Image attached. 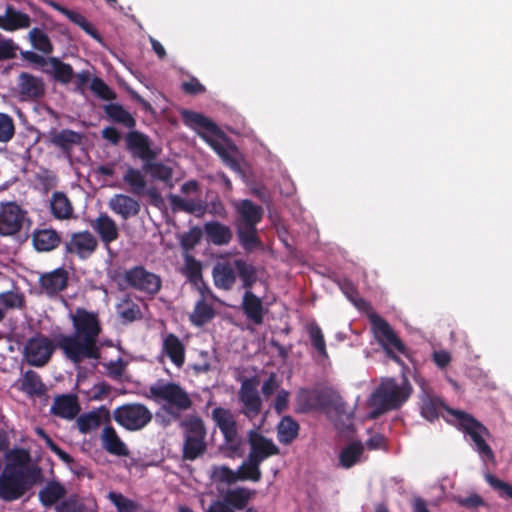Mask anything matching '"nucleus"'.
<instances>
[{
  "instance_id": "nucleus-1",
  "label": "nucleus",
  "mask_w": 512,
  "mask_h": 512,
  "mask_svg": "<svg viewBox=\"0 0 512 512\" xmlns=\"http://www.w3.org/2000/svg\"><path fill=\"white\" fill-rule=\"evenodd\" d=\"M70 320L74 334H58V349L74 364H79L85 359H100L98 338L102 332V325L98 313L78 307L70 314Z\"/></svg>"
},
{
  "instance_id": "nucleus-2",
  "label": "nucleus",
  "mask_w": 512,
  "mask_h": 512,
  "mask_svg": "<svg viewBox=\"0 0 512 512\" xmlns=\"http://www.w3.org/2000/svg\"><path fill=\"white\" fill-rule=\"evenodd\" d=\"M236 218L234 221L236 235L240 246L251 253L263 247L258 235L257 225L262 221L264 210L250 199H243L234 205Z\"/></svg>"
},
{
  "instance_id": "nucleus-3",
  "label": "nucleus",
  "mask_w": 512,
  "mask_h": 512,
  "mask_svg": "<svg viewBox=\"0 0 512 512\" xmlns=\"http://www.w3.org/2000/svg\"><path fill=\"white\" fill-rule=\"evenodd\" d=\"M448 413L457 420V427L472 442V448L476 451L483 462H495V454L486 438L491 437L489 429L477 420L473 415L456 409H448Z\"/></svg>"
},
{
  "instance_id": "nucleus-4",
  "label": "nucleus",
  "mask_w": 512,
  "mask_h": 512,
  "mask_svg": "<svg viewBox=\"0 0 512 512\" xmlns=\"http://www.w3.org/2000/svg\"><path fill=\"white\" fill-rule=\"evenodd\" d=\"M149 396L156 402H165V411L174 419H178L181 412L189 410L193 405L189 394L175 382L158 380L149 386Z\"/></svg>"
},
{
  "instance_id": "nucleus-5",
  "label": "nucleus",
  "mask_w": 512,
  "mask_h": 512,
  "mask_svg": "<svg viewBox=\"0 0 512 512\" xmlns=\"http://www.w3.org/2000/svg\"><path fill=\"white\" fill-rule=\"evenodd\" d=\"M183 431L182 458L194 461L207 451V429L203 419L197 415H190L180 422Z\"/></svg>"
},
{
  "instance_id": "nucleus-6",
  "label": "nucleus",
  "mask_w": 512,
  "mask_h": 512,
  "mask_svg": "<svg viewBox=\"0 0 512 512\" xmlns=\"http://www.w3.org/2000/svg\"><path fill=\"white\" fill-rule=\"evenodd\" d=\"M34 473L33 470L23 473L4 466L0 473V499L12 502L23 497L34 485L42 482L43 477L35 476Z\"/></svg>"
},
{
  "instance_id": "nucleus-7",
  "label": "nucleus",
  "mask_w": 512,
  "mask_h": 512,
  "mask_svg": "<svg viewBox=\"0 0 512 512\" xmlns=\"http://www.w3.org/2000/svg\"><path fill=\"white\" fill-rule=\"evenodd\" d=\"M410 388L399 386L394 380L383 382L372 394L370 405L374 407L372 418L399 408L409 397Z\"/></svg>"
},
{
  "instance_id": "nucleus-8",
  "label": "nucleus",
  "mask_w": 512,
  "mask_h": 512,
  "mask_svg": "<svg viewBox=\"0 0 512 512\" xmlns=\"http://www.w3.org/2000/svg\"><path fill=\"white\" fill-rule=\"evenodd\" d=\"M121 280L126 288H131L148 296H155L162 288L161 277L142 265L126 269L121 276Z\"/></svg>"
},
{
  "instance_id": "nucleus-9",
  "label": "nucleus",
  "mask_w": 512,
  "mask_h": 512,
  "mask_svg": "<svg viewBox=\"0 0 512 512\" xmlns=\"http://www.w3.org/2000/svg\"><path fill=\"white\" fill-rule=\"evenodd\" d=\"M113 419L127 431H139L152 420V412L142 403H126L113 410Z\"/></svg>"
},
{
  "instance_id": "nucleus-10",
  "label": "nucleus",
  "mask_w": 512,
  "mask_h": 512,
  "mask_svg": "<svg viewBox=\"0 0 512 512\" xmlns=\"http://www.w3.org/2000/svg\"><path fill=\"white\" fill-rule=\"evenodd\" d=\"M211 418L223 435L225 449L231 454L239 453L242 447V439L239 436L238 425L233 412L224 407H216L212 410Z\"/></svg>"
},
{
  "instance_id": "nucleus-11",
  "label": "nucleus",
  "mask_w": 512,
  "mask_h": 512,
  "mask_svg": "<svg viewBox=\"0 0 512 512\" xmlns=\"http://www.w3.org/2000/svg\"><path fill=\"white\" fill-rule=\"evenodd\" d=\"M372 331L377 341L383 346L388 356L397 363H401L400 358L393 353V349L405 354L404 343L395 334L390 324L380 315L372 313L369 315Z\"/></svg>"
},
{
  "instance_id": "nucleus-12",
  "label": "nucleus",
  "mask_w": 512,
  "mask_h": 512,
  "mask_svg": "<svg viewBox=\"0 0 512 512\" xmlns=\"http://www.w3.org/2000/svg\"><path fill=\"white\" fill-rule=\"evenodd\" d=\"M57 345V335L55 342L46 335L37 333L29 338L24 346V356L27 362L34 367H43L51 359Z\"/></svg>"
},
{
  "instance_id": "nucleus-13",
  "label": "nucleus",
  "mask_w": 512,
  "mask_h": 512,
  "mask_svg": "<svg viewBox=\"0 0 512 512\" xmlns=\"http://www.w3.org/2000/svg\"><path fill=\"white\" fill-rule=\"evenodd\" d=\"M26 214L15 202L0 203V235L13 236L19 233L27 220Z\"/></svg>"
},
{
  "instance_id": "nucleus-14",
  "label": "nucleus",
  "mask_w": 512,
  "mask_h": 512,
  "mask_svg": "<svg viewBox=\"0 0 512 512\" xmlns=\"http://www.w3.org/2000/svg\"><path fill=\"white\" fill-rule=\"evenodd\" d=\"M125 140L127 150L134 158L142 160L143 164L149 160H156L160 154V149L152 148L149 136L140 131L128 132Z\"/></svg>"
},
{
  "instance_id": "nucleus-15",
  "label": "nucleus",
  "mask_w": 512,
  "mask_h": 512,
  "mask_svg": "<svg viewBox=\"0 0 512 512\" xmlns=\"http://www.w3.org/2000/svg\"><path fill=\"white\" fill-rule=\"evenodd\" d=\"M98 247L96 237L88 230L74 232L69 240L64 242L65 252L76 255L81 260L88 259Z\"/></svg>"
},
{
  "instance_id": "nucleus-16",
  "label": "nucleus",
  "mask_w": 512,
  "mask_h": 512,
  "mask_svg": "<svg viewBox=\"0 0 512 512\" xmlns=\"http://www.w3.org/2000/svg\"><path fill=\"white\" fill-rule=\"evenodd\" d=\"M38 285L48 298H55L67 289L69 272L64 267H58L50 272L42 273L39 276Z\"/></svg>"
},
{
  "instance_id": "nucleus-17",
  "label": "nucleus",
  "mask_w": 512,
  "mask_h": 512,
  "mask_svg": "<svg viewBox=\"0 0 512 512\" xmlns=\"http://www.w3.org/2000/svg\"><path fill=\"white\" fill-rule=\"evenodd\" d=\"M123 181L129 186L130 192L133 195H147L154 205L162 202V197L155 187L146 188V178L141 170L128 167L123 175Z\"/></svg>"
},
{
  "instance_id": "nucleus-18",
  "label": "nucleus",
  "mask_w": 512,
  "mask_h": 512,
  "mask_svg": "<svg viewBox=\"0 0 512 512\" xmlns=\"http://www.w3.org/2000/svg\"><path fill=\"white\" fill-rule=\"evenodd\" d=\"M248 443L250 445L248 457L260 464L267 458L280 453L279 447L271 439L256 430L248 432Z\"/></svg>"
},
{
  "instance_id": "nucleus-19",
  "label": "nucleus",
  "mask_w": 512,
  "mask_h": 512,
  "mask_svg": "<svg viewBox=\"0 0 512 512\" xmlns=\"http://www.w3.org/2000/svg\"><path fill=\"white\" fill-rule=\"evenodd\" d=\"M257 380L255 378H246L239 390V401L243 404L244 414L247 417L257 416L262 407V400L257 391Z\"/></svg>"
},
{
  "instance_id": "nucleus-20",
  "label": "nucleus",
  "mask_w": 512,
  "mask_h": 512,
  "mask_svg": "<svg viewBox=\"0 0 512 512\" xmlns=\"http://www.w3.org/2000/svg\"><path fill=\"white\" fill-rule=\"evenodd\" d=\"M49 142L58 148L65 157L70 158L75 146L82 144L84 134L71 129H52L48 134Z\"/></svg>"
},
{
  "instance_id": "nucleus-21",
  "label": "nucleus",
  "mask_w": 512,
  "mask_h": 512,
  "mask_svg": "<svg viewBox=\"0 0 512 512\" xmlns=\"http://www.w3.org/2000/svg\"><path fill=\"white\" fill-rule=\"evenodd\" d=\"M17 85L19 94L23 100H38L45 95V84L43 80L30 73H20Z\"/></svg>"
},
{
  "instance_id": "nucleus-22",
  "label": "nucleus",
  "mask_w": 512,
  "mask_h": 512,
  "mask_svg": "<svg viewBox=\"0 0 512 512\" xmlns=\"http://www.w3.org/2000/svg\"><path fill=\"white\" fill-rule=\"evenodd\" d=\"M80 410L81 408L76 395L62 394L54 398L50 412L52 415L62 419L72 420L78 415Z\"/></svg>"
},
{
  "instance_id": "nucleus-23",
  "label": "nucleus",
  "mask_w": 512,
  "mask_h": 512,
  "mask_svg": "<svg viewBox=\"0 0 512 512\" xmlns=\"http://www.w3.org/2000/svg\"><path fill=\"white\" fill-rule=\"evenodd\" d=\"M108 207L123 220H128L139 214L140 203L132 196L126 194H115L108 202Z\"/></svg>"
},
{
  "instance_id": "nucleus-24",
  "label": "nucleus",
  "mask_w": 512,
  "mask_h": 512,
  "mask_svg": "<svg viewBox=\"0 0 512 512\" xmlns=\"http://www.w3.org/2000/svg\"><path fill=\"white\" fill-rule=\"evenodd\" d=\"M241 309L247 320L252 322L254 325L259 326L263 324L266 310L262 299L256 296L252 291L244 292Z\"/></svg>"
},
{
  "instance_id": "nucleus-25",
  "label": "nucleus",
  "mask_w": 512,
  "mask_h": 512,
  "mask_svg": "<svg viewBox=\"0 0 512 512\" xmlns=\"http://www.w3.org/2000/svg\"><path fill=\"white\" fill-rule=\"evenodd\" d=\"M212 277L218 289L231 290L236 283L235 260L217 262L212 269Z\"/></svg>"
},
{
  "instance_id": "nucleus-26",
  "label": "nucleus",
  "mask_w": 512,
  "mask_h": 512,
  "mask_svg": "<svg viewBox=\"0 0 512 512\" xmlns=\"http://www.w3.org/2000/svg\"><path fill=\"white\" fill-rule=\"evenodd\" d=\"M91 227L99 235L105 245H109L119 237L116 222L106 213H100V215L91 222Z\"/></svg>"
},
{
  "instance_id": "nucleus-27",
  "label": "nucleus",
  "mask_w": 512,
  "mask_h": 512,
  "mask_svg": "<svg viewBox=\"0 0 512 512\" xmlns=\"http://www.w3.org/2000/svg\"><path fill=\"white\" fill-rule=\"evenodd\" d=\"M32 244L38 252H50L61 244V236L51 228L36 229L32 233Z\"/></svg>"
},
{
  "instance_id": "nucleus-28",
  "label": "nucleus",
  "mask_w": 512,
  "mask_h": 512,
  "mask_svg": "<svg viewBox=\"0 0 512 512\" xmlns=\"http://www.w3.org/2000/svg\"><path fill=\"white\" fill-rule=\"evenodd\" d=\"M6 460L5 466L13 467L15 470L22 471L23 473L33 470L35 476L43 477L42 469L39 466L29 464L30 454L25 449L17 448L10 450L6 454Z\"/></svg>"
},
{
  "instance_id": "nucleus-29",
  "label": "nucleus",
  "mask_w": 512,
  "mask_h": 512,
  "mask_svg": "<svg viewBox=\"0 0 512 512\" xmlns=\"http://www.w3.org/2000/svg\"><path fill=\"white\" fill-rule=\"evenodd\" d=\"M102 447L111 455L128 456L129 449L126 444L121 440L115 428L111 425H106L100 435Z\"/></svg>"
},
{
  "instance_id": "nucleus-30",
  "label": "nucleus",
  "mask_w": 512,
  "mask_h": 512,
  "mask_svg": "<svg viewBox=\"0 0 512 512\" xmlns=\"http://www.w3.org/2000/svg\"><path fill=\"white\" fill-rule=\"evenodd\" d=\"M111 415L106 407H101L98 411L84 413L77 418V426L82 434H87L96 430L103 422L109 423Z\"/></svg>"
},
{
  "instance_id": "nucleus-31",
  "label": "nucleus",
  "mask_w": 512,
  "mask_h": 512,
  "mask_svg": "<svg viewBox=\"0 0 512 512\" xmlns=\"http://www.w3.org/2000/svg\"><path fill=\"white\" fill-rule=\"evenodd\" d=\"M31 18L28 14L17 11L12 5H7L5 14L0 15V28L5 31H15L28 28Z\"/></svg>"
},
{
  "instance_id": "nucleus-32",
  "label": "nucleus",
  "mask_w": 512,
  "mask_h": 512,
  "mask_svg": "<svg viewBox=\"0 0 512 512\" xmlns=\"http://www.w3.org/2000/svg\"><path fill=\"white\" fill-rule=\"evenodd\" d=\"M204 232L208 241L217 246L228 245L233 238L231 228L219 221L206 222Z\"/></svg>"
},
{
  "instance_id": "nucleus-33",
  "label": "nucleus",
  "mask_w": 512,
  "mask_h": 512,
  "mask_svg": "<svg viewBox=\"0 0 512 512\" xmlns=\"http://www.w3.org/2000/svg\"><path fill=\"white\" fill-rule=\"evenodd\" d=\"M162 352L176 367L180 368L183 366L185 362V346L178 336L173 333L166 335L163 340Z\"/></svg>"
},
{
  "instance_id": "nucleus-34",
  "label": "nucleus",
  "mask_w": 512,
  "mask_h": 512,
  "mask_svg": "<svg viewBox=\"0 0 512 512\" xmlns=\"http://www.w3.org/2000/svg\"><path fill=\"white\" fill-rule=\"evenodd\" d=\"M50 212L55 219L66 220L73 215L74 208L64 192L55 191L50 199Z\"/></svg>"
},
{
  "instance_id": "nucleus-35",
  "label": "nucleus",
  "mask_w": 512,
  "mask_h": 512,
  "mask_svg": "<svg viewBox=\"0 0 512 512\" xmlns=\"http://www.w3.org/2000/svg\"><path fill=\"white\" fill-rule=\"evenodd\" d=\"M256 491L246 487L228 489L223 497L226 504L233 510H243L254 497Z\"/></svg>"
},
{
  "instance_id": "nucleus-36",
  "label": "nucleus",
  "mask_w": 512,
  "mask_h": 512,
  "mask_svg": "<svg viewBox=\"0 0 512 512\" xmlns=\"http://www.w3.org/2000/svg\"><path fill=\"white\" fill-rule=\"evenodd\" d=\"M66 488L58 481H49L38 493L39 501L46 507H52L66 496Z\"/></svg>"
},
{
  "instance_id": "nucleus-37",
  "label": "nucleus",
  "mask_w": 512,
  "mask_h": 512,
  "mask_svg": "<svg viewBox=\"0 0 512 512\" xmlns=\"http://www.w3.org/2000/svg\"><path fill=\"white\" fill-rule=\"evenodd\" d=\"M45 73L50 74L56 82L68 84L74 77V71L70 64H67L56 57H52L47 62Z\"/></svg>"
},
{
  "instance_id": "nucleus-38",
  "label": "nucleus",
  "mask_w": 512,
  "mask_h": 512,
  "mask_svg": "<svg viewBox=\"0 0 512 512\" xmlns=\"http://www.w3.org/2000/svg\"><path fill=\"white\" fill-rule=\"evenodd\" d=\"M54 7L66 16L71 22L79 26L83 31L90 35L93 39L101 41V35L95 29V27L86 19L85 16L74 10L63 7L59 4H54Z\"/></svg>"
},
{
  "instance_id": "nucleus-39",
  "label": "nucleus",
  "mask_w": 512,
  "mask_h": 512,
  "mask_svg": "<svg viewBox=\"0 0 512 512\" xmlns=\"http://www.w3.org/2000/svg\"><path fill=\"white\" fill-rule=\"evenodd\" d=\"M300 426L291 416H284L277 425V439L281 444H291L299 435Z\"/></svg>"
},
{
  "instance_id": "nucleus-40",
  "label": "nucleus",
  "mask_w": 512,
  "mask_h": 512,
  "mask_svg": "<svg viewBox=\"0 0 512 512\" xmlns=\"http://www.w3.org/2000/svg\"><path fill=\"white\" fill-rule=\"evenodd\" d=\"M448 409L450 408L436 396L425 394L421 398V415L430 422L438 419L442 410L448 412Z\"/></svg>"
},
{
  "instance_id": "nucleus-41",
  "label": "nucleus",
  "mask_w": 512,
  "mask_h": 512,
  "mask_svg": "<svg viewBox=\"0 0 512 512\" xmlns=\"http://www.w3.org/2000/svg\"><path fill=\"white\" fill-rule=\"evenodd\" d=\"M364 452L360 441H354L345 446L339 454V466L349 469L356 465Z\"/></svg>"
},
{
  "instance_id": "nucleus-42",
  "label": "nucleus",
  "mask_w": 512,
  "mask_h": 512,
  "mask_svg": "<svg viewBox=\"0 0 512 512\" xmlns=\"http://www.w3.org/2000/svg\"><path fill=\"white\" fill-rule=\"evenodd\" d=\"M236 277L238 276L242 282L245 291H252L257 281V269L254 265L243 259H235Z\"/></svg>"
},
{
  "instance_id": "nucleus-43",
  "label": "nucleus",
  "mask_w": 512,
  "mask_h": 512,
  "mask_svg": "<svg viewBox=\"0 0 512 512\" xmlns=\"http://www.w3.org/2000/svg\"><path fill=\"white\" fill-rule=\"evenodd\" d=\"M107 116L116 123H120L129 129L136 126V120L133 116L120 104H108L104 108Z\"/></svg>"
},
{
  "instance_id": "nucleus-44",
  "label": "nucleus",
  "mask_w": 512,
  "mask_h": 512,
  "mask_svg": "<svg viewBox=\"0 0 512 512\" xmlns=\"http://www.w3.org/2000/svg\"><path fill=\"white\" fill-rule=\"evenodd\" d=\"M168 199L173 212L183 211L190 214H203L205 211V207L200 201L186 200L175 194H170Z\"/></svg>"
},
{
  "instance_id": "nucleus-45",
  "label": "nucleus",
  "mask_w": 512,
  "mask_h": 512,
  "mask_svg": "<svg viewBox=\"0 0 512 512\" xmlns=\"http://www.w3.org/2000/svg\"><path fill=\"white\" fill-rule=\"evenodd\" d=\"M214 316L215 312L213 307L202 298L196 302L190 320L196 326H203L211 321Z\"/></svg>"
},
{
  "instance_id": "nucleus-46",
  "label": "nucleus",
  "mask_w": 512,
  "mask_h": 512,
  "mask_svg": "<svg viewBox=\"0 0 512 512\" xmlns=\"http://www.w3.org/2000/svg\"><path fill=\"white\" fill-rule=\"evenodd\" d=\"M120 318L125 323H131L142 318V312L137 303L132 301L129 296L123 298L117 306Z\"/></svg>"
},
{
  "instance_id": "nucleus-47",
  "label": "nucleus",
  "mask_w": 512,
  "mask_h": 512,
  "mask_svg": "<svg viewBox=\"0 0 512 512\" xmlns=\"http://www.w3.org/2000/svg\"><path fill=\"white\" fill-rule=\"evenodd\" d=\"M142 171L149 173L152 178L163 182L170 181L173 176L171 167L155 160H149L142 165Z\"/></svg>"
},
{
  "instance_id": "nucleus-48",
  "label": "nucleus",
  "mask_w": 512,
  "mask_h": 512,
  "mask_svg": "<svg viewBox=\"0 0 512 512\" xmlns=\"http://www.w3.org/2000/svg\"><path fill=\"white\" fill-rule=\"evenodd\" d=\"M260 465L259 462L248 457L238 468L239 481L259 482L262 478Z\"/></svg>"
},
{
  "instance_id": "nucleus-49",
  "label": "nucleus",
  "mask_w": 512,
  "mask_h": 512,
  "mask_svg": "<svg viewBox=\"0 0 512 512\" xmlns=\"http://www.w3.org/2000/svg\"><path fill=\"white\" fill-rule=\"evenodd\" d=\"M182 116L184 122L188 125H195L204 128L212 134H217L219 132L218 126L200 113L185 110L183 111Z\"/></svg>"
},
{
  "instance_id": "nucleus-50",
  "label": "nucleus",
  "mask_w": 512,
  "mask_h": 512,
  "mask_svg": "<svg viewBox=\"0 0 512 512\" xmlns=\"http://www.w3.org/2000/svg\"><path fill=\"white\" fill-rule=\"evenodd\" d=\"M22 390L29 395L40 396L44 393V384L40 376L33 370L25 372L22 380Z\"/></svg>"
},
{
  "instance_id": "nucleus-51",
  "label": "nucleus",
  "mask_w": 512,
  "mask_h": 512,
  "mask_svg": "<svg viewBox=\"0 0 512 512\" xmlns=\"http://www.w3.org/2000/svg\"><path fill=\"white\" fill-rule=\"evenodd\" d=\"M183 274L190 283L198 286L203 278L201 262L196 260L192 255H186Z\"/></svg>"
},
{
  "instance_id": "nucleus-52",
  "label": "nucleus",
  "mask_w": 512,
  "mask_h": 512,
  "mask_svg": "<svg viewBox=\"0 0 512 512\" xmlns=\"http://www.w3.org/2000/svg\"><path fill=\"white\" fill-rule=\"evenodd\" d=\"M29 38L33 48L45 54H50L53 50L52 43L48 35L40 28H33L29 32Z\"/></svg>"
},
{
  "instance_id": "nucleus-53",
  "label": "nucleus",
  "mask_w": 512,
  "mask_h": 512,
  "mask_svg": "<svg viewBox=\"0 0 512 512\" xmlns=\"http://www.w3.org/2000/svg\"><path fill=\"white\" fill-rule=\"evenodd\" d=\"M307 332L314 349L323 357H328L326 350V343L324 335L320 326L316 323H311L307 326Z\"/></svg>"
},
{
  "instance_id": "nucleus-54",
  "label": "nucleus",
  "mask_w": 512,
  "mask_h": 512,
  "mask_svg": "<svg viewBox=\"0 0 512 512\" xmlns=\"http://www.w3.org/2000/svg\"><path fill=\"white\" fill-rule=\"evenodd\" d=\"M0 306L5 309H22L25 307V297L18 291H5L0 293Z\"/></svg>"
},
{
  "instance_id": "nucleus-55",
  "label": "nucleus",
  "mask_w": 512,
  "mask_h": 512,
  "mask_svg": "<svg viewBox=\"0 0 512 512\" xmlns=\"http://www.w3.org/2000/svg\"><path fill=\"white\" fill-rule=\"evenodd\" d=\"M485 480L490 487L497 492L498 496L502 499L512 500V485L505 482L491 473L485 474Z\"/></svg>"
},
{
  "instance_id": "nucleus-56",
  "label": "nucleus",
  "mask_w": 512,
  "mask_h": 512,
  "mask_svg": "<svg viewBox=\"0 0 512 512\" xmlns=\"http://www.w3.org/2000/svg\"><path fill=\"white\" fill-rule=\"evenodd\" d=\"M91 90L99 98L110 101L116 98L115 92L99 77H94L91 81Z\"/></svg>"
},
{
  "instance_id": "nucleus-57",
  "label": "nucleus",
  "mask_w": 512,
  "mask_h": 512,
  "mask_svg": "<svg viewBox=\"0 0 512 512\" xmlns=\"http://www.w3.org/2000/svg\"><path fill=\"white\" fill-rule=\"evenodd\" d=\"M108 497L118 512H135L137 509L136 503L121 493L110 492Z\"/></svg>"
},
{
  "instance_id": "nucleus-58",
  "label": "nucleus",
  "mask_w": 512,
  "mask_h": 512,
  "mask_svg": "<svg viewBox=\"0 0 512 512\" xmlns=\"http://www.w3.org/2000/svg\"><path fill=\"white\" fill-rule=\"evenodd\" d=\"M15 134L13 118L5 113H0V142L10 141Z\"/></svg>"
},
{
  "instance_id": "nucleus-59",
  "label": "nucleus",
  "mask_w": 512,
  "mask_h": 512,
  "mask_svg": "<svg viewBox=\"0 0 512 512\" xmlns=\"http://www.w3.org/2000/svg\"><path fill=\"white\" fill-rule=\"evenodd\" d=\"M202 230L198 226L192 227L181 236L180 244L186 251L192 250L201 241Z\"/></svg>"
},
{
  "instance_id": "nucleus-60",
  "label": "nucleus",
  "mask_w": 512,
  "mask_h": 512,
  "mask_svg": "<svg viewBox=\"0 0 512 512\" xmlns=\"http://www.w3.org/2000/svg\"><path fill=\"white\" fill-rule=\"evenodd\" d=\"M340 288L343 293L347 296V298L354 303V305L358 308H362L367 305L366 301L359 297L358 291L354 284L349 280H344L340 284Z\"/></svg>"
},
{
  "instance_id": "nucleus-61",
  "label": "nucleus",
  "mask_w": 512,
  "mask_h": 512,
  "mask_svg": "<svg viewBox=\"0 0 512 512\" xmlns=\"http://www.w3.org/2000/svg\"><path fill=\"white\" fill-rule=\"evenodd\" d=\"M38 433L46 439V444L49 449L58 456V458L66 464L74 462L73 457L64 451L58 444H56L48 435L45 434L44 430L39 429Z\"/></svg>"
},
{
  "instance_id": "nucleus-62",
  "label": "nucleus",
  "mask_w": 512,
  "mask_h": 512,
  "mask_svg": "<svg viewBox=\"0 0 512 512\" xmlns=\"http://www.w3.org/2000/svg\"><path fill=\"white\" fill-rule=\"evenodd\" d=\"M454 501L459 506L464 507V508H477V507L486 505L484 499L476 493H473V494L469 495L468 497H460V496L455 497Z\"/></svg>"
},
{
  "instance_id": "nucleus-63",
  "label": "nucleus",
  "mask_w": 512,
  "mask_h": 512,
  "mask_svg": "<svg viewBox=\"0 0 512 512\" xmlns=\"http://www.w3.org/2000/svg\"><path fill=\"white\" fill-rule=\"evenodd\" d=\"M81 504L77 495H70L57 506V512H80Z\"/></svg>"
},
{
  "instance_id": "nucleus-64",
  "label": "nucleus",
  "mask_w": 512,
  "mask_h": 512,
  "mask_svg": "<svg viewBox=\"0 0 512 512\" xmlns=\"http://www.w3.org/2000/svg\"><path fill=\"white\" fill-rule=\"evenodd\" d=\"M181 89L188 95L202 94L206 91L205 86L202 85L195 77H192L189 81L183 82L181 84Z\"/></svg>"
}]
</instances>
